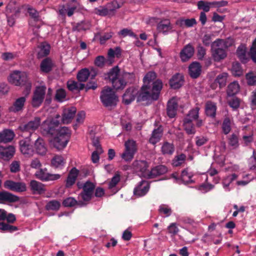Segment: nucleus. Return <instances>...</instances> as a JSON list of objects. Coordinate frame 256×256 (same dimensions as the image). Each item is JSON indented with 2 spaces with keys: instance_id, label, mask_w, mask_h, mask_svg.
<instances>
[{
  "instance_id": "f3484780",
  "label": "nucleus",
  "mask_w": 256,
  "mask_h": 256,
  "mask_svg": "<svg viewBox=\"0 0 256 256\" xmlns=\"http://www.w3.org/2000/svg\"><path fill=\"white\" fill-rule=\"evenodd\" d=\"M19 200V196L6 190L0 191V204L13 203Z\"/></svg>"
},
{
  "instance_id": "37998d69",
  "label": "nucleus",
  "mask_w": 256,
  "mask_h": 256,
  "mask_svg": "<svg viewBox=\"0 0 256 256\" xmlns=\"http://www.w3.org/2000/svg\"><path fill=\"white\" fill-rule=\"evenodd\" d=\"M174 149L173 144L165 142L161 147V152L164 155L171 156L174 152Z\"/></svg>"
},
{
  "instance_id": "13d9d810",
  "label": "nucleus",
  "mask_w": 256,
  "mask_h": 256,
  "mask_svg": "<svg viewBox=\"0 0 256 256\" xmlns=\"http://www.w3.org/2000/svg\"><path fill=\"white\" fill-rule=\"evenodd\" d=\"M186 160V156L184 154L176 155L172 160V164L174 166H178L182 164Z\"/></svg>"
},
{
  "instance_id": "4d7b16f0",
  "label": "nucleus",
  "mask_w": 256,
  "mask_h": 256,
  "mask_svg": "<svg viewBox=\"0 0 256 256\" xmlns=\"http://www.w3.org/2000/svg\"><path fill=\"white\" fill-rule=\"evenodd\" d=\"M66 90L63 88H59L56 91L54 99L58 102H62L66 100Z\"/></svg>"
},
{
  "instance_id": "393cba45",
  "label": "nucleus",
  "mask_w": 256,
  "mask_h": 256,
  "mask_svg": "<svg viewBox=\"0 0 256 256\" xmlns=\"http://www.w3.org/2000/svg\"><path fill=\"white\" fill-rule=\"evenodd\" d=\"M168 168L164 165H158L152 168L149 171L148 179L153 178L156 176L162 175L166 173Z\"/></svg>"
},
{
  "instance_id": "c9c22d12",
  "label": "nucleus",
  "mask_w": 256,
  "mask_h": 256,
  "mask_svg": "<svg viewBox=\"0 0 256 256\" xmlns=\"http://www.w3.org/2000/svg\"><path fill=\"white\" fill-rule=\"evenodd\" d=\"M162 134V128L161 126L154 129L149 139V142L152 144H155L160 140Z\"/></svg>"
},
{
  "instance_id": "b1692460",
  "label": "nucleus",
  "mask_w": 256,
  "mask_h": 256,
  "mask_svg": "<svg viewBox=\"0 0 256 256\" xmlns=\"http://www.w3.org/2000/svg\"><path fill=\"white\" fill-rule=\"evenodd\" d=\"M76 112V108L74 106L64 109L62 114V122L64 124L70 122Z\"/></svg>"
},
{
  "instance_id": "4be33fe9",
  "label": "nucleus",
  "mask_w": 256,
  "mask_h": 256,
  "mask_svg": "<svg viewBox=\"0 0 256 256\" xmlns=\"http://www.w3.org/2000/svg\"><path fill=\"white\" fill-rule=\"evenodd\" d=\"M15 153V148L14 146H0V158L4 160H9Z\"/></svg>"
},
{
  "instance_id": "a878e982",
  "label": "nucleus",
  "mask_w": 256,
  "mask_h": 256,
  "mask_svg": "<svg viewBox=\"0 0 256 256\" xmlns=\"http://www.w3.org/2000/svg\"><path fill=\"white\" fill-rule=\"evenodd\" d=\"M162 86V82L160 80H155L150 84V92L154 100H158Z\"/></svg>"
},
{
  "instance_id": "7c9ffc66",
  "label": "nucleus",
  "mask_w": 256,
  "mask_h": 256,
  "mask_svg": "<svg viewBox=\"0 0 256 256\" xmlns=\"http://www.w3.org/2000/svg\"><path fill=\"white\" fill-rule=\"evenodd\" d=\"M30 190H32L33 194H42L46 192L44 185L36 180H32L30 184Z\"/></svg>"
},
{
  "instance_id": "6e6d98bb",
  "label": "nucleus",
  "mask_w": 256,
  "mask_h": 256,
  "mask_svg": "<svg viewBox=\"0 0 256 256\" xmlns=\"http://www.w3.org/2000/svg\"><path fill=\"white\" fill-rule=\"evenodd\" d=\"M122 78L124 79L126 85L128 84H132L135 82L136 76L134 72H128L123 71L121 72Z\"/></svg>"
},
{
  "instance_id": "cd10ccee",
  "label": "nucleus",
  "mask_w": 256,
  "mask_h": 256,
  "mask_svg": "<svg viewBox=\"0 0 256 256\" xmlns=\"http://www.w3.org/2000/svg\"><path fill=\"white\" fill-rule=\"evenodd\" d=\"M34 149L39 155L44 156L46 154L47 148L44 140L39 137L37 138L34 142Z\"/></svg>"
},
{
  "instance_id": "473e14b6",
  "label": "nucleus",
  "mask_w": 256,
  "mask_h": 256,
  "mask_svg": "<svg viewBox=\"0 0 256 256\" xmlns=\"http://www.w3.org/2000/svg\"><path fill=\"white\" fill-rule=\"evenodd\" d=\"M78 172L79 171L76 168H73L71 169L66 181V188L71 187L75 183Z\"/></svg>"
},
{
  "instance_id": "79ce46f5",
  "label": "nucleus",
  "mask_w": 256,
  "mask_h": 256,
  "mask_svg": "<svg viewBox=\"0 0 256 256\" xmlns=\"http://www.w3.org/2000/svg\"><path fill=\"white\" fill-rule=\"evenodd\" d=\"M216 104L208 101L206 104L205 112L207 116L214 118L216 116Z\"/></svg>"
},
{
  "instance_id": "603ef678",
  "label": "nucleus",
  "mask_w": 256,
  "mask_h": 256,
  "mask_svg": "<svg viewBox=\"0 0 256 256\" xmlns=\"http://www.w3.org/2000/svg\"><path fill=\"white\" fill-rule=\"evenodd\" d=\"M193 174L191 172H188V169L186 168L182 172L181 180L184 184H192L194 182L192 178Z\"/></svg>"
},
{
  "instance_id": "0e129e2a",
  "label": "nucleus",
  "mask_w": 256,
  "mask_h": 256,
  "mask_svg": "<svg viewBox=\"0 0 256 256\" xmlns=\"http://www.w3.org/2000/svg\"><path fill=\"white\" fill-rule=\"evenodd\" d=\"M158 211L160 214H163L166 216H169L172 213V209L167 205L162 204L160 206Z\"/></svg>"
},
{
  "instance_id": "864d4df0",
  "label": "nucleus",
  "mask_w": 256,
  "mask_h": 256,
  "mask_svg": "<svg viewBox=\"0 0 256 256\" xmlns=\"http://www.w3.org/2000/svg\"><path fill=\"white\" fill-rule=\"evenodd\" d=\"M90 72L88 68H83L77 74L76 78L78 81L80 82H85L90 76Z\"/></svg>"
},
{
  "instance_id": "5fc2aeb1",
  "label": "nucleus",
  "mask_w": 256,
  "mask_h": 256,
  "mask_svg": "<svg viewBox=\"0 0 256 256\" xmlns=\"http://www.w3.org/2000/svg\"><path fill=\"white\" fill-rule=\"evenodd\" d=\"M156 77V74L154 72H148L143 78L144 85L150 86L151 83L152 84Z\"/></svg>"
},
{
  "instance_id": "6ab92c4d",
  "label": "nucleus",
  "mask_w": 256,
  "mask_h": 256,
  "mask_svg": "<svg viewBox=\"0 0 256 256\" xmlns=\"http://www.w3.org/2000/svg\"><path fill=\"white\" fill-rule=\"evenodd\" d=\"M150 184L146 180H142L135 187L134 194L138 196H144L149 190Z\"/></svg>"
},
{
  "instance_id": "bb28decb",
  "label": "nucleus",
  "mask_w": 256,
  "mask_h": 256,
  "mask_svg": "<svg viewBox=\"0 0 256 256\" xmlns=\"http://www.w3.org/2000/svg\"><path fill=\"white\" fill-rule=\"evenodd\" d=\"M223 2H207L202 0H200L198 2V7L200 10H202L204 12H208L210 10V8L212 6H222Z\"/></svg>"
},
{
  "instance_id": "412c9836",
  "label": "nucleus",
  "mask_w": 256,
  "mask_h": 256,
  "mask_svg": "<svg viewBox=\"0 0 256 256\" xmlns=\"http://www.w3.org/2000/svg\"><path fill=\"white\" fill-rule=\"evenodd\" d=\"M194 52V48L190 44L185 46L180 54L182 61L186 62L188 60L193 56Z\"/></svg>"
},
{
  "instance_id": "69168bd1",
  "label": "nucleus",
  "mask_w": 256,
  "mask_h": 256,
  "mask_svg": "<svg viewBox=\"0 0 256 256\" xmlns=\"http://www.w3.org/2000/svg\"><path fill=\"white\" fill-rule=\"evenodd\" d=\"M234 124L232 119L225 116V134H228L232 126Z\"/></svg>"
},
{
  "instance_id": "7ed1b4c3",
  "label": "nucleus",
  "mask_w": 256,
  "mask_h": 256,
  "mask_svg": "<svg viewBox=\"0 0 256 256\" xmlns=\"http://www.w3.org/2000/svg\"><path fill=\"white\" fill-rule=\"evenodd\" d=\"M100 99L102 104L106 108H112L116 106L118 101V96L112 88L105 87L101 92Z\"/></svg>"
},
{
  "instance_id": "e433bc0d",
  "label": "nucleus",
  "mask_w": 256,
  "mask_h": 256,
  "mask_svg": "<svg viewBox=\"0 0 256 256\" xmlns=\"http://www.w3.org/2000/svg\"><path fill=\"white\" fill-rule=\"evenodd\" d=\"M14 136V132L10 130H6L0 133V142L7 143L11 142Z\"/></svg>"
},
{
  "instance_id": "a211bd4d",
  "label": "nucleus",
  "mask_w": 256,
  "mask_h": 256,
  "mask_svg": "<svg viewBox=\"0 0 256 256\" xmlns=\"http://www.w3.org/2000/svg\"><path fill=\"white\" fill-rule=\"evenodd\" d=\"M137 88L134 86L128 88L122 96V102L126 104H129L137 98Z\"/></svg>"
},
{
  "instance_id": "9d476101",
  "label": "nucleus",
  "mask_w": 256,
  "mask_h": 256,
  "mask_svg": "<svg viewBox=\"0 0 256 256\" xmlns=\"http://www.w3.org/2000/svg\"><path fill=\"white\" fill-rule=\"evenodd\" d=\"M4 187L9 190L20 193L24 192L27 190L26 184L24 182H16L11 180L4 181Z\"/></svg>"
},
{
  "instance_id": "f8f14e48",
  "label": "nucleus",
  "mask_w": 256,
  "mask_h": 256,
  "mask_svg": "<svg viewBox=\"0 0 256 256\" xmlns=\"http://www.w3.org/2000/svg\"><path fill=\"white\" fill-rule=\"evenodd\" d=\"M132 168L141 177L148 178L149 171L148 163L145 160H134L132 164Z\"/></svg>"
},
{
  "instance_id": "c03bdc74",
  "label": "nucleus",
  "mask_w": 256,
  "mask_h": 256,
  "mask_svg": "<svg viewBox=\"0 0 256 256\" xmlns=\"http://www.w3.org/2000/svg\"><path fill=\"white\" fill-rule=\"evenodd\" d=\"M62 204L66 207H72L76 204L80 206H86V204L84 203L81 200L78 202L72 197H68L62 202Z\"/></svg>"
},
{
  "instance_id": "f704fd0d",
  "label": "nucleus",
  "mask_w": 256,
  "mask_h": 256,
  "mask_svg": "<svg viewBox=\"0 0 256 256\" xmlns=\"http://www.w3.org/2000/svg\"><path fill=\"white\" fill-rule=\"evenodd\" d=\"M226 102L232 110L236 111L240 108L242 100L236 96H228Z\"/></svg>"
},
{
  "instance_id": "3c124183",
  "label": "nucleus",
  "mask_w": 256,
  "mask_h": 256,
  "mask_svg": "<svg viewBox=\"0 0 256 256\" xmlns=\"http://www.w3.org/2000/svg\"><path fill=\"white\" fill-rule=\"evenodd\" d=\"M220 88L224 87V74H221L218 76L214 82L211 84L212 88L216 89L218 86Z\"/></svg>"
},
{
  "instance_id": "4c0bfd02",
  "label": "nucleus",
  "mask_w": 256,
  "mask_h": 256,
  "mask_svg": "<svg viewBox=\"0 0 256 256\" xmlns=\"http://www.w3.org/2000/svg\"><path fill=\"white\" fill-rule=\"evenodd\" d=\"M54 62L51 58H46L41 62L40 68L42 72L48 73L52 70L54 66Z\"/></svg>"
},
{
  "instance_id": "c85d7f7f",
  "label": "nucleus",
  "mask_w": 256,
  "mask_h": 256,
  "mask_svg": "<svg viewBox=\"0 0 256 256\" xmlns=\"http://www.w3.org/2000/svg\"><path fill=\"white\" fill-rule=\"evenodd\" d=\"M184 76L180 74H174L170 80V85L174 89L180 88L184 84Z\"/></svg>"
},
{
  "instance_id": "4468645a",
  "label": "nucleus",
  "mask_w": 256,
  "mask_h": 256,
  "mask_svg": "<svg viewBox=\"0 0 256 256\" xmlns=\"http://www.w3.org/2000/svg\"><path fill=\"white\" fill-rule=\"evenodd\" d=\"M20 148L21 152L26 157L33 156L34 150L30 144V139L29 136L26 138L19 142Z\"/></svg>"
},
{
  "instance_id": "6e6552de",
  "label": "nucleus",
  "mask_w": 256,
  "mask_h": 256,
  "mask_svg": "<svg viewBox=\"0 0 256 256\" xmlns=\"http://www.w3.org/2000/svg\"><path fill=\"white\" fill-rule=\"evenodd\" d=\"M40 123V118L35 117L27 123L21 124L18 126V129L22 132H28V136H30L39 128Z\"/></svg>"
},
{
  "instance_id": "09e8293b",
  "label": "nucleus",
  "mask_w": 256,
  "mask_h": 256,
  "mask_svg": "<svg viewBox=\"0 0 256 256\" xmlns=\"http://www.w3.org/2000/svg\"><path fill=\"white\" fill-rule=\"evenodd\" d=\"M231 71L232 74L235 76H240L244 72L241 64L238 62L232 63Z\"/></svg>"
},
{
  "instance_id": "a19ab883",
  "label": "nucleus",
  "mask_w": 256,
  "mask_h": 256,
  "mask_svg": "<svg viewBox=\"0 0 256 256\" xmlns=\"http://www.w3.org/2000/svg\"><path fill=\"white\" fill-rule=\"evenodd\" d=\"M228 146L231 150H236L239 146L238 135L236 134H232L228 136Z\"/></svg>"
},
{
  "instance_id": "052dcab7",
  "label": "nucleus",
  "mask_w": 256,
  "mask_h": 256,
  "mask_svg": "<svg viewBox=\"0 0 256 256\" xmlns=\"http://www.w3.org/2000/svg\"><path fill=\"white\" fill-rule=\"evenodd\" d=\"M200 108L198 106L192 109L184 118H188L190 120H196L198 118Z\"/></svg>"
},
{
  "instance_id": "2eb2a0df",
  "label": "nucleus",
  "mask_w": 256,
  "mask_h": 256,
  "mask_svg": "<svg viewBox=\"0 0 256 256\" xmlns=\"http://www.w3.org/2000/svg\"><path fill=\"white\" fill-rule=\"evenodd\" d=\"M26 102V96H21L16 99L13 104L8 108V111L14 113L22 112L24 110Z\"/></svg>"
},
{
  "instance_id": "58836bf2",
  "label": "nucleus",
  "mask_w": 256,
  "mask_h": 256,
  "mask_svg": "<svg viewBox=\"0 0 256 256\" xmlns=\"http://www.w3.org/2000/svg\"><path fill=\"white\" fill-rule=\"evenodd\" d=\"M183 126L184 130L188 134H194L196 133V130L192 120H190L188 118H184Z\"/></svg>"
},
{
  "instance_id": "a18cd8bd",
  "label": "nucleus",
  "mask_w": 256,
  "mask_h": 256,
  "mask_svg": "<svg viewBox=\"0 0 256 256\" xmlns=\"http://www.w3.org/2000/svg\"><path fill=\"white\" fill-rule=\"evenodd\" d=\"M240 90V86L237 82H231L228 86L226 90L228 96H234Z\"/></svg>"
},
{
  "instance_id": "c756f323",
  "label": "nucleus",
  "mask_w": 256,
  "mask_h": 256,
  "mask_svg": "<svg viewBox=\"0 0 256 256\" xmlns=\"http://www.w3.org/2000/svg\"><path fill=\"white\" fill-rule=\"evenodd\" d=\"M189 74L193 78H198L200 74L202 66L199 62H193L188 68Z\"/></svg>"
},
{
  "instance_id": "ddd939ff",
  "label": "nucleus",
  "mask_w": 256,
  "mask_h": 256,
  "mask_svg": "<svg viewBox=\"0 0 256 256\" xmlns=\"http://www.w3.org/2000/svg\"><path fill=\"white\" fill-rule=\"evenodd\" d=\"M136 100L138 102L156 100L153 98L152 94L150 92V86L143 84L140 90H138Z\"/></svg>"
},
{
  "instance_id": "2f4dec72",
  "label": "nucleus",
  "mask_w": 256,
  "mask_h": 256,
  "mask_svg": "<svg viewBox=\"0 0 256 256\" xmlns=\"http://www.w3.org/2000/svg\"><path fill=\"white\" fill-rule=\"evenodd\" d=\"M66 164V160L60 155H55L51 160V166L56 169H62Z\"/></svg>"
},
{
  "instance_id": "e2e57ef3",
  "label": "nucleus",
  "mask_w": 256,
  "mask_h": 256,
  "mask_svg": "<svg viewBox=\"0 0 256 256\" xmlns=\"http://www.w3.org/2000/svg\"><path fill=\"white\" fill-rule=\"evenodd\" d=\"M250 58L256 64V38L253 41L249 52Z\"/></svg>"
},
{
  "instance_id": "49530a36",
  "label": "nucleus",
  "mask_w": 256,
  "mask_h": 256,
  "mask_svg": "<svg viewBox=\"0 0 256 256\" xmlns=\"http://www.w3.org/2000/svg\"><path fill=\"white\" fill-rule=\"evenodd\" d=\"M40 50L38 54V58H41L46 56L50 53V46L46 42H42L40 46Z\"/></svg>"
},
{
  "instance_id": "5701e85b",
  "label": "nucleus",
  "mask_w": 256,
  "mask_h": 256,
  "mask_svg": "<svg viewBox=\"0 0 256 256\" xmlns=\"http://www.w3.org/2000/svg\"><path fill=\"white\" fill-rule=\"evenodd\" d=\"M37 178L42 181L54 180L59 179L61 176L59 174H51L46 172L44 170L40 169L36 173Z\"/></svg>"
},
{
  "instance_id": "423d86ee",
  "label": "nucleus",
  "mask_w": 256,
  "mask_h": 256,
  "mask_svg": "<svg viewBox=\"0 0 256 256\" xmlns=\"http://www.w3.org/2000/svg\"><path fill=\"white\" fill-rule=\"evenodd\" d=\"M120 8V6L117 1L114 0L111 2L108 3L105 6L96 8L94 9V12L100 16H113L116 10Z\"/></svg>"
},
{
  "instance_id": "f257e3e1",
  "label": "nucleus",
  "mask_w": 256,
  "mask_h": 256,
  "mask_svg": "<svg viewBox=\"0 0 256 256\" xmlns=\"http://www.w3.org/2000/svg\"><path fill=\"white\" fill-rule=\"evenodd\" d=\"M71 134V130L68 127H62L58 134L50 140V142L58 150H63L69 142Z\"/></svg>"
},
{
  "instance_id": "774afa93",
  "label": "nucleus",
  "mask_w": 256,
  "mask_h": 256,
  "mask_svg": "<svg viewBox=\"0 0 256 256\" xmlns=\"http://www.w3.org/2000/svg\"><path fill=\"white\" fill-rule=\"evenodd\" d=\"M247 84L249 86H254L256 84V76L253 72H249L246 74Z\"/></svg>"
},
{
  "instance_id": "ea45409f",
  "label": "nucleus",
  "mask_w": 256,
  "mask_h": 256,
  "mask_svg": "<svg viewBox=\"0 0 256 256\" xmlns=\"http://www.w3.org/2000/svg\"><path fill=\"white\" fill-rule=\"evenodd\" d=\"M172 28L170 22L169 20H161L157 26V29L159 32L166 34Z\"/></svg>"
},
{
  "instance_id": "de8ad7c7",
  "label": "nucleus",
  "mask_w": 256,
  "mask_h": 256,
  "mask_svg": "<svg viewBox=\"0 0 256 256\" xmlns=\"http://www.w3.org/2000/svg\"><path fill=\"white\" fill-rule=\"evenodd\" d=\"M118 34L122 38L128 36L135 39H138V35H136L132 29L128 28H122L118 32Z\"/></svg>"
},
{
  "instance_id": "dca6fc26",
  "label": "nucleus",
  "mask_w": 256,
  "mask_h": 256,
  "mask_svg": "<svg viewBox=\"0 0 256 256\" xmlns=\"http://www.w3.org/2000/svg\"><path fill=\"white\" fill-rule=\"evenodd\" d=\"M27 76L19 71H14L12 73L8 78L9 82L15 86H21L22 82H26Z\"/></svg>"
},
{
  "instance_id": "bf43d9fd",
  "label": "nucleus",
  "mask_w": 256,
  "mask_h": 256,
  "mask_svg": "<svg viewBox=\"0 0 256 256\" xmlns=\"http://www.w3.org/2000/svg\"><path fill=\"white\" fill-rule=\"evenodd\" d=\"M0 230L2 231L12 232L18 230V228L16 226L10 225V224L3 222L0 225Z\"/></svg>"
},
{
  "instance_id": "39448f33",
  "label": "nucleus",
  "mask_w": 256,
  "mask_h": 256,
  "mask_svg": "<svg viewBox=\"0 0 256 256\" xmlns=\"http://www.w3.org/2000/svg\"><path fill=\"white\" fill-rule=\"evenodd\" d=\"M124 146L125 150L121 157L126 162L130 161L138 150L136 142L133 140H128L125 142Z\"/></svg>"
},
{
  "instance_id": "1a4fd4ad",
  "label": "nucleus",
  "mask_w": 256,
  "mask_h": 256,
  "mask_svg": "<svg viewBox=\"0 0 256 256\" xmlns=\"http://www.w3.org/2000/svg\"><path fill=\"white\" fill-rule=\"evenodd\" d=\"M45 86H36L32 98V105L34 108L39 107L44 102L46 94Z\"/></svg>"
},
{
  "instance_id": "aec40b11",
  "label": "nucleus",
  "mask_w": 256,
  "mask_h": 256,
  "mask_svg": "<svg viewBox=\"0 0 256 256\" xmlns=\"http://www.w3.org/2000/svg\"><path fill=\"white\" fill-rule=\"evenodd\" d=\"M236 55L240 62L244 64H247L250 60V56L247 54V48L245 44H241L238 46Z\"/></svg>"
},
{
  "instance_id": "9b49d317",
  "label": "nucleus",
  "mask_w": 256,
  "mask_h": 256,
  "mask_svg": "<svg viewBox=\"0 0 256 256\" xmlns=\"http://www.w3.org/2000/svg\"><path fill=\"white\" fill-rule=\"evenodd\" d=\"M58 122L57 120H51L48 122H45L43 125L42 132L45 135L56 136L61 130V128H58Z\"/></svg>"
},
{
  "instance_id": "8fccbe9b",
  "label": "nucleus",
  "mask_w": 256,
  "mask_h": 256,
  "mask_svg": "<svg viewBox=\"0 0 256 256\" xmlns=\"http://www.w3.org/2000/svg\"><path fill=\"white\" fill-rule=\"evenodd\" d=\"M60 207V203L59 201L54 200L49 201L45 206L47 210L58 211Z\"/></svg>"
},
{
  "instance_id": "f03ea898",
  "label": "nucleus",
  "mask_w": 256,
  "mask_h": 256,
  "mask_svg": "<svg viewBox=\"0 0 256 256\" xmlns=\"http://www.w3.org/2000/svg\"><path fill=\"white\" fill-rule=\"evenodd\" d=\"M107 78L112 84L113 88L116 90H123L126 86V83L120 72L118 66L111 68L108 72Z\"/></svg>"
},
{
  "instance_id": "0eeeda50",
  "label": "nucleus",
  "mask_w": 256,
  "mask_h": 256,
  "mask_svg": "<svg viewBox=\"0 0 256 256\" xmlns=\"http://www.w3.org/2000/svg\"><path fill=\"white\" fill-rule=\"evenodd\" d=\"M212 56L215 62H220L224 58V41L217 39L212 42L211 46Z\"/></svg>"
},
{
  "instance_id": "72a5a7b5",
  "label": "nucleus",
  "mask_w": 256,
  "mask_h": 256,
  "mask_svg": "<svg viewBox=\"0 0 256 256\" xmlns=\"http://www.w3.org/2000/svg\"><path fill=\"white\" fill-rule=\"evenodd\" d=\"M178 109V104L174 100H170L167 104L166 112L168 116L170 118H174Z\"/></svg>"
},
{
  "instance_id": "338daca9",
  "label": "nucleus",
  "mask_w": 256,
  "mask_h": 256,
  "mask_svg": "<svg viewBox=\"0 0 256 256\" xmlns=\"http://www.w3.org/2000/svg\"><path fill=\"white\" fill-rule=\"evenodd\" d=\"M108 62L102 56H99L96 57L94 60V64L98 67L102 68L104 64Z\"/></svg>"
},
{
  "instance_id": "20e7f679",
  "label": "nucleus",
  "mask_w": 256,
  "mask_h": 256,
  "mask_svg": "<svg viewBox=\"0 0 256 256\" xmlns=\"http://www.w3.org/2000/svg\"><path fill=\"white\" fill-rule=\"evenodd\" d=\"M96 185L90 181H86L83 184L82 190L78 194V198L82 202L87 204L93 197Z\"/></svg>"
},
{
  "instance_id": "680f3d73",
  "label": "nucleus",
  "mask_w": 256,
  "mask_h": 256,
  "mask_svg": "<svg viewBox=\"0 0 256 256\" xmlns=\"http://www.w3.org/2000/svg\"><path fill=\"white\" fill-rule=\"evenodd\" d=\"M21 86H24V90L23 92V94L24 95V96H26V97L28 96L31 90L32 82L27 77L26 78V82H22V84Z\"/></svg>"
}]
</instances>
